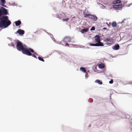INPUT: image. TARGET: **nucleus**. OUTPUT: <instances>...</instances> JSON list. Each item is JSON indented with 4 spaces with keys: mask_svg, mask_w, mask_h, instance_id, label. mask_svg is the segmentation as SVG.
I'll return each mask as SVG.
<instances>
[{
    "mask_svg": "<svg viewBox=\"0 0 132 132\" xmlns=\"http://www.w3.org/2000/svg\"><path fill=\"white\" fill-rule=\"evenodd\" d=\"M11 23V21L9 20L8 16H4L0 17V27L4 28L7 27Z\"/></svg>",
    "mask_w": 132,
    "mask_h": 132,
    "instance_id": "1",
    "label": "nucleus"
},
{
    "mask_svg": "<svg viewBox=\"0 0 132 132\" xmlns=\"http://www.w3.org/2000/svg\"><path fill=\"white\" fill-rule=\"evenodd\" d=\"M16 47L19 51H22V53L27 55H31V53H30L28 50V48H24L22 43L21 42H18L17 43Z\"/></svg>",
    "mask_w": 132,
    "mask_h": 132,
    "instance_id": "2",
    "label": "nucleus"
},
{
    "mask_svg": "<svg viewBox=\"0 0 132 132\" xmlns=\"http://www.w3.org/2000/svg\"><path fill=\"white\" fill-rule=\"evenodd\" d=\"M71 38L70 37H65L63 40V42L64 43L65 46H69V44L67 43L71 42Z\"/></svg>",
    "mask_w": 132,
    "mask_h": 132,
    "instance_id": "3",
    "label": "nucleus"
},
{
    "mask_svg": "<svg viewBox=\"0 0 132 132\" xmlns=\"http://www.w3.org/2000/svg\"><path fill=\"white\" fill-rule=\"evenodd\" d=\"M113 7L114 8L117 9L118 10H119L122 8V6L121 4H118L113 5Z\"/></svg>",
    "mask_w": 132,
    "mask_h": 132,
    "instance_id": "4",
    "label": "nucleus"
},
{
    "mask_svg": "<svg viewBox=\"0 0 132 132\" xmlns=\"http://www.w3.org/2000/svg\"><path fill=\"white\" fill-rule=\"evenodd\" d=\"M88 18L91 19L94 21H96L97 20V18L96 16L90 15V16L88 17Z\"/></svg>",
    "mask_w": 132,
    "mask_h": 132,
    "instance_id": "5",
    "label": "nucleus"
},
{
    "mask_svg": "<svg viewBox=\"0 0 132 132\" xmlns=\"http://www.w3.org/2000/svg\"><path fill=\"white\" fill-rule=\"evenodd\" d=\"M18 33L20 35H23L24 34V31L23 30L19 29L16 32V33L17 34Z\"/></svg>",
    "mask_w": 132,
    "mask_h": 132,
    "instance_id": "6",
    "label": "nucleus"
},
{
    "mask_svg": "<svg viewBox=\"0 0 132 132\" xmlns=\"http://www.w3.org/2000/svg\"><path fill=\"white\" fill-rule=\"evenodd\" d=\"M95 39L96 42H100V38L99 35H97L95 37Z\"/></svg>",
    "mask_w": 132,
    "mask_h": 132,
    "instance_id": "7",
    "label": "nucleus"
},
{
    "mask_svg": "<svg viewBox=\"0 0 132 132\" xmlns=\"http://www.w3.org/2000/svg\"><path fill=\"white\" fill-rule=\"evenodd\" d=\"M28 51L30 53H31V52L32 53H33V54H34V55H37L38 54H37L36 52H34V50H33V49H32L31 48H28Z\"/></svg>",
    "mask_w": 132,
    "mask_h": 132,
    "instance_id": "8",
    "label": "nucleus"
},
{
    "mask_svg": "<svg viewBox=\"0 0 132 132\" xmlns=\"http://www.w3.org/2000/svg\"><path fill=\"white\" fill-rule=\"evenodd\" d=\"M119 48V46L118 44H117L114 46H113L112 47V48L113 50H118Z\"/></svg>",
    "mask_w": 132,
    "mask_h": 132,
    "instance_id": "9",
    "label": "nucleus"
},
{
    "mask_svg": "<svg viewBox=\"0 0 132 132\" xmlns=\"http://www.w3.org/2000/svg\"><path fill=\"white\" fill-rule=\"evenodd\" d=\"M88 31V29H82L80 31V32L82 34H84Z\"/></svg>",
    "mask_w": 132,
    "mask_h": 132,
    "instance_id": "10",
    "label": "nucleus"
},
{
    "mask_svg": "<svg viewBox=\"0 0 132 132\" xmlns=\"http://www.w3.org/2000/svg\"><path fill=\"white\" fill-rule=\"evenodd\" d=\"M97 43L95 44L94 46H103L104 45L103 43L101 42H97Z\"/></svg>",
    "mask_w": 132,
    "mask_h": 132,
    "instance_id": "11",
    "label": "nucleus"
},
{
    "mask_svg": "<svg viewBox=\"0 0 132 132\" xmlns=\"http://www.w3.org/2000/svg\"><path fill=\"white\" fill-rule=\"evenodd\" d=\"M15 22L16 26H18L21 24V22L19 20L15 21Z\"/></svg>",
    "mask_w": 132,
    "mask_h": 132,
    "instance_id": "12",
    "label": "nucleus"
},
{
    "mask_svg": "<svg viewBox=\"0 0 132 132\" xmlns=\"http://www.w3.org/2000/svg\"><path fill=\"white\" fill-rule=\"evenodd\" d=\"M2 13L3 15V14H6L7 13V10L5 8H4V9L3 10H2Z\"/></svg>",
    "mask_w": 132,
    "mask_h": 132,
    "instance_id": "13",
    "label": "nucleus"
},
{
    "mask_svg": "<svg viewBox=\"0 0 132 132\" xmlns=\"http://www.w3.org/2000/svg\"><path fill=\"white\" fill-rule=\"evenodd\" d=\"M105 41L106 42H112L113 41V40L112 38H106L105 39Z\"/></svg>",
    "mask_w": 132,
    "mask_h": 132,
    "instance_id": "14",
    "label": "nucleus"
},
{
    "mask_svg": "<svg viewBox=\"0 0 132 132\" xmlns=\"http://www.w3.org/2000/svg\"><path fill=\"white\" fill-rule=\"evenodd\" d=\"M98 67L99 68L102 69L104 68L105 65L103 63H101L98 65Z\"/></svg>",
    "mask_w": 132,
    "mask_h": 132,
    "instance_id": "15",
    "label": "nucleus"
},
{
    "mask_svg": "<svg viewBox=\"0 0 132 132\" xmlns=\"http://www.w3.org/2000/svg\"><path fill=\"white\" fill-rule=\"evenodd\" d=\"M121 2V1L120 0H116L113 1V3L114 4L120 3Z\"/></svg>",
    "mask_w": 132,
    "mask_h": 132,
    "instance_id": "16",
    "label": "nucleus"
},
{
    "mask_svg": "<svg viewBox=\"0 0 132 132\" xmlns=\"http://www.w3.org/2000/svg\"><path fill=\"white\" fill-rule=\"evenodd\" d=\"M80 70L83 72H84L85 73H86V71L85 70V68H84L83 67H81L80 68Z\"/></svg>",
    "mask_w": 132,
    "mask_h": 132,
    "instance_id": "17",
    "label": "nucleus"
},
{
    "mask_svg": "<svg viewBox=\"0 0 132 132\" xmlns=\"http://www.w3.org/2000/svg\"><path fill=\"white\" fill-rule=\"evenodd\" d=\"M117 25V24L116 22L114 21L112 22V25L113 27H116Z\"/></svg>",
    "mask_w": 132,
    "mask_h": 132,
    "instance_id": "18",
    "label": "nucleus"
},
{
    "mask_svg": "<svg viewBox=\"0 0 132 132\" xmlns=\"http://www.w3.org/2000/svg\"><path fill=\"white\" fill-rule=\"evenodd\" d=\"M95 82H96L98 83L100 85H102V82L100 80H96Z\"/></svg>",
    "mask_w": 132,
    "mask_h": 132,
    "instance_id": "19",
    "label": "nucleus"
},
{
    "mask_svg": "<svg viewBox=\"0 0 132 132\" xmlns=\"http://www.w3.org/2000/svg\"><path fill=\"white\" fill-rule=\"evenodd\" d=\"M84 17H87L88 16H90V15L88 13H86L85 12H84Z\"/></svg>",
    "mask_w": 132,
    "mask_h": 132,
    "instance_id": "20",
    "label": "nucleus"
},
{
    "mask_svg": "<svg viewBox=\"0 0 132 132\" xmlns=\"http://www.w3.org/2000/svg\"><path fill=\"white\" fill-rule=\"evenodd\" d=\"M38 58L39 60L43 62L44 61V60L40 56H39Z\"/></svg>",
    "mask_w": 132,
    "mask_h": 132,
    "instance_id": "21",
    "label": "nucleus"
},
{
    "mask_svg": "<svg viewBox=\"0 0 132 132\" xmlns=\"http://www.w3.org/2000/svg\"><path fill=\"white\" fill-rule=\"evenodd\" d=\"M31 55H28L29 56H32V57H34L35 58H36V59H37V57H36V56L35 55H34V54H32L31 53Z\"/></svg>",
    "mask_w": 132,
    "mask_h": 132,
    "instance_id": "22",
    "label": "nucleus"
},
{
    "mask_svg": "<svg viewBox=\"0 0 132 132\" xmlns=\"http://www.w3.org/2000/svg\"><path fill=\"white\" fill-rule=\"evenodd\" d=\"M1 2L3 3V4H4L5 2V0H1Z\"/></svg>",
    "mask_w": 132,
    "mask_h": 132,
    "instance_id": "23",
    "label": "nucleus"
},
{
    "mask_svg": "<svg viewBox=\"0 0 132 132\" xmlns=\"http://www.w3.org/2000/svg\"><path fill=\"white\" fill-rule=\"evenodd\" d=\"M110 84H112L113 83V80L112 79H111L110 81H109Z\"/></svg>",
    "mask_w": 132,
    "mask_h": 132,
    "instance_id": "24",
    "label": "nucleus"
},
{
    "mask_svg": "<svg viewBox=\"0 0 132 132\" xmlns=\"http://www.w3.org/2000/svg\"><path fill=\"white\" fill-rule=\"evenodd\" d=\"M95 28L94 27H92V28L90 29V30L91 31L94 30L95 29Z\"/></svg>",
    "mask_w": 132,
    "mask_h": 132,
    "instance_id": "25",
    "label": "nucleus"
},
{
    "mask_svg": "<svg viewBox=\"0 0 132 132\" xmlns=\"http://www.w3.org/2000/svg\"><path fill=\"white\" fill-rule=\"evenodd\" d=\"M69 18H68L66 19H63V21H67L69 20Z\"/></svg>",
    "mask_w": 132,
    "mask_h": 132,
    "instance_id": "26",
    "label": "nucleus"
},
{
    "mask_svg": "<svg viewBox=\"0 0 132 132\" xmlns=\"http://www.w3.org/2000/svg\"><path fill=\"white\" fill-rule=\"evenodd\" d=\"M3 15L2 11V10H0V16Z\"/></svg>",
    "mask_w": 132,
    "mask_h": 132,
    "instance_id": "27",
    "label": "nucleus"
},
{
    "mask_svg": "<svg viewBox=\"0 0 132 132\" xmlns=\"http://www.w3.org/2000/svg\"><path fill=\"white\" fill-rule=\"evenodd\" d=\"M94 44L93 43H89V45L91 46H94Z\"/></svg>",
    "mask_w": 132,
    "mask_h": 132,
    "instance_id": "28",
    "label": "nucleus"
},
{
    "mask_svg": "<svg viewBox=\"0 0 132 132\" xmlns=\"http://www.w3.org/2000/svg\"><path fill=\"white\" fill-rule=\"evenodd\" d=\"M86 73V74L85 75V76L86 78H88V73H87V72Z\"/></svg>",
    "mask_w": 132,
    "mask_h": 132,
    "instance_id": "29",
    "label": "nucleus"
},
{
    "mask_svg": "<svg viewBox=\"0 0 132 132\" xmlns=\"http://www.w3.org/2000/svg\"><path fill=\"white\" fill-rule=\"evenodd\" d=\"M126 20V19H124V20H122V21L121 22V23H124V21Z\"/></svg>",
    "mask_w": 132,
    "mask_h": 132,
    "instance_id": "30",
    "label": "nucleus"
},
{
    "mask_svg": "<svg viewBox=\"0 0 132 132\" xmlns=\"http://www.w3.org/2000/svg\"><path fill=\"white\" fill-rule=\"evenodd\" d=\"M106 24H107V25L108 26H110V25L111 24V23H109V24H108V23H107V22H106Z\"/></svg>",
    "mask_w": 132,
    "mask_h": 132,
    "instance_id": "31",
    "label": "nucleus"
},
{
    "mask_svg": "<svg viewBox=\"0 0 132 132\" xmlns=\"http://www.w3.org/2000/svg\"><path fill=\"white\" fill-rule=\"evenodd\" d=\"M103 29H106V28H103Z\"/></svg>",
    "mask_w": 132,
    "mask_h": 132,
    "instance_id": "32",
    "label": "nucleus"
}]
</instances>
